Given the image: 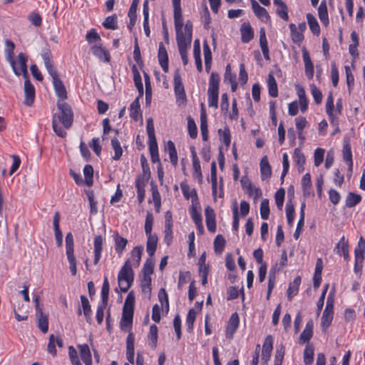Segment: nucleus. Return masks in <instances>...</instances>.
<instances>
[{
  "mask_svg": "<svg viewBox=\"0 0 365 365\" xmlns=\"http://www.w3.org/2000/svg\"><path fill=\"white\" fill-rule=\"evenodd\" d=\"M141 97L139 96L131 103L130 106V116L131 118L137 121L138 117H141L140 107L139 100Z\"/></svg>",
  "mask_w": 365,
  "mask_h": 365,
  "instance_id": "nucleus-28",
  "label": "nucleus"
},
{
  "mask_svg": "<svg viewBox=\"0 0 365 365\" xmlns=\"http://www.w3.org/2000/svg\"><path fill=\"white\" fill-rule=\"evenodd\" d=\"M251 4L253 12L258 19L264 23L270 21V16L264 7H262L255 0H251Z\"/></svg>",
  "mask_w": 365,
  "mask_h": 365,
  "instance_id": "nucleus-11",
  "label": "nucleus"
},
{
  "mask_svg": "<svg viewBox=\"0 0 365 365\" xmlns=\"http://www.w3.org/2000/svg\"><path fill=\"white\" fill-rule=\"evenodd\" d=\"M289 28L292 41L296 43H300L304 39L303 34L301 31H298L297 26L294 24H290Z\"/></svg>",
  "mask_w": 365,
  "mask_h": 365,
  "instance_id": "nucleus-50",
  "label": "nucleus"
},
{
  "mask_svg": "<svg viewBox=\"0 0 365 365\" xmlns=\"http://www.w3.org/2000/svg\"><path fill=\"white\" fill-rule=\"evenodd\" d=\"M174 91L175 94L185 92V88L182 82L180 71L176 70L174 73Z\"/></svg>",
  "mask_w": 365,
  "mask_h": 365,
  "instance_id": "nucleus-40",
  "label": "nucleus"
},
{
  "mask_svg": "<svg viewBox=\"0 0 365 365\" xmlns=\"http://www.w3.org/2000/svg\"><path fill=\"white\" fill-rule=\"evenodd\" d=\"M103 26L107 29L115 30L118 28L117 26V16L113 15L106 18Z\"/></svg>",
  "mask_w": 365,
  "mask_h": 365,
  "instance_id": "nucleus-60",
  "label": "nucleus"
},
{
  "mask_svg": "<svg viewBox=\"0 0 365 365\" xmlns=\"http://www.w3.org/2000/svg\"><path fill=\"white\" fill-rule=\"evenodd\" d=\"M111 145H112V148H113V150L115 151V155L113 157V158L115 160H119L120 158V157L123 155V150H122V148L120 146V142H119V140H118L117 138L114 137L113 138H112V140H111Z\"/></svg>",
  "mask_w": 365,
  "mask_h": 365,
  "instance_id": "nucleus-55",
  "label": "nucleus"
},
{
  "mask_svg": "<svg viewBox=\"0 0 365 365\" xmlns=\"http://www.w3.org/2000/svg\"><path fill=\"white\" fill-rule=\"evenodd\" d=\"M260 215L263 220H267L269 215V200L264 199L260 204Z\"/></svg>",
  "mask_w": 365,
  "mask_h": 365,
  "instance_id": "nucleus-64",
  "label": "nucleus"
},
{
  "mask_svg": "<svg viewBox=\"0 0 365 365\" xmlns=\"http://www.w3.org/2000/svg\"><path fill=\"white\" fill-rule=\"evenodd\" d=\"M284 353L285 348L283 344H280L276 349L274 365H282Z\"/></svg>",
  "mask_w": 365,
  "mask_h": 365,
  "instance_id": "nucleus-63",
  "label": "nucleus"
},
{
  "mask_svg": "<svg viewBox=\"0 0 365 365\" xmlns=\"http://www.w3.org/2000/svg\"><path fill=\"white\" fill-rule=\"evenodd\" d=\"M24 94H25V100L24 104L26 106H31L34 101L35 98V88L34 86L31 83L29 77L24 78Z\"/></svg>",
  "mask_w": 365,
  "mask_h": 365,
  "instance_id": "nucleus-9",
  "label": "nucleus"
},
{
  "mask_svg": "<svg viewBox=\"0 0 365 365\" xmlns=\"http://www.w3.org/2000/svg\"><path fill=\"white\" fill-rule=\"evenodd\" d=\"M135 337L132 332H130L126 339V355L128 361L133 364L134 363V354H135Z\"/></svg>",
  "mask_w": 365,
  "mask_h": 365,
  "instance_id": "nucleus-15",
  "label": "nucleus"
},
{
  "mask_svg": "<svg viewBox=\"0 0 365 365\" xmlns=\"http://www.w3.org/2000/svg\"><path fill=\"white\" fill-rule=\"evenodd\" d=\"M180 187L184 197L188 200L193 196L197 197V193L195 189H191L190 187L185 182H182Z\"/></svg>",
  "mask_w": 365,
  "mask_h": 365,
  "instance_id": "nucleus-57",
  "label": "nucleus"
},
{
  "mask_svg": "<svg viewBox=\"0 0 365 365\" xmlns=\"http://www.w3.org/2000/svg\"><path fill=\"white\" fill-rule=\"evenodd\" d=\"M138 4V0H133V2L130 6L129 11H128V16L130 18V24L128 25V27L130 29H132V26L135 24L136 21V10L137 6Z\"/></svg>",
  "mask_w": 365,
  "mask_h": 365,
  "instance_id": "nucleus-43",
  "label": "nucleus"
},
{
  "mask_svg": "<svg viewBox=\"0 0 365 365\" xmlns=\"http://www.w3.org/2000/svg\"><path fill=\"white\" fill-rule=\"evenodd\" d=\"M133 279L134 272L132 269V264L130 260L128 259L121 267L118 275V286L120 291L126 292L131 287Z\"/></svg>",
  "mask_w": 365,
  "mask_h": 365,
  "instance_id": "nucleus-1",
  "label": "nucleus"
},
{
  "mask_svg": "<svg viewBox=\"0 0 365 365\" xmlns=\"http://www.w3.org/2000/svg\"><path fill=\"white\" fill-rule=\"evenodd\" d=\"M361 200V195L353 192H349L346 199V206L348 207H353L359 204Z\"/></svg>",
  "mask_w": 365,
  "mask_h": 365,
  "instance_id": "nucleus-51",
  "label": "nucleus"
},
{
  "mask_svg": "<svg viewBox=\"0 0 365 365\" xmlns=\"http://www.w3.org/2000/svg\"><path fill=\"white\" fill-rule=\"evenodd\" d=\"M165 150L168 152L171 163L175 166L178 164V154L174 143L168 140L165 147Z\"/></svg>",
  "mask_w": 365,
  "mask_h": 365,
  "instance_id": "nucleus-33",
  "label": "nucleus"
},
{
  "mask_svg": "<svg viewBox=\"0 0 365 365\" xmlns=\"http://www.w3.org/2000/svg\"><path fill=\"white\" fill-rule=\"evenodd\" d=\"M260 172L262 180L270 178L272 175V168L268 162L267 156H264L260 161Z\"/></svg>",
  "mask_w": 365,
  "mask_h": 365,
  "instance_id": "nucleus-26",
  "label": "nucleus"
},
{
  "mask_svg": "<svg viewBox=\"0 0 365 365\" xmlns=\"http://www.w3.org/2000/svg\"><path fill=\"white\" fill-rule=\"evenodd\" d=\"M158 244V236L156 235H148L146 251L150 257H153L155 252Z\"/></svg>",
  "mask_w": 365,
  "mask_h": 365,
  "instance_id": "nucleus-29",
  "label": "nucleus"
},
{
  "mask_svg": "<svg viewBox=\"0 0 365 365\" xmlns=\"http://www.w3.org/2000/svg\"><path fill=\"white\" fill-rule=\"evenodd\" d=\"M314 323L312 319L306 324L305 328L300 334L299 341L302 343L308 342L313 335Z\"/></svg>",
  "mask_w": 365,
  "mask_h": 365,
  "instance_id": "nucleus-23",
  "label": "nucleus"
},
{
  "mask_svg": "<svg viewBox=\"0 0 365 365\" xmlns=\"http://www.w3.org/2000/svg\"><path fill=\"white\" fill-rule=\"evenodd\" d=\"M103 237L101 235L96 236L94 238V264H97L101 257L103 250Z\"/></svg>",
  "mask_w": 365,
  "mask_h": 365,
  "instance_id": "nucleus-20",
  "label": "nucleus"
},
{
  "mask_svg": "<svg viewBox=\"0 0 365 365\" xmlns=\"http://www.w3.org/2000/svg\"><path fill=\"white\" fill-rule=\"evenodd\" d=\"M41 56L48 73L52 77V81L58 78V76L57 71L52 63V55L51 51L48 48L44 49L41 53Z\"/></svg>",
  "mask_w": 365,
  "mask_h": 365,
  "instance_id": "nucleus-8",
  "label": "nucleus"
},
{
  "mask_svg": "<svg viewBox=\"0 0 365 365\" xmlns=\"http://www.w3.org/2000/svg\"><path fill=\"white\" fill-rule=\"evenodd\" d=\"M242 41L243 43L250 42L254 37V31L249 23H244L240 29Z\"/></svg>",
  "mask_w": 365,
  "mask_h": 365,
  "instance_id": "nucleus-22",
  "label": "nucleus"
},
{
  "mask_svg": "<svg viewBox=\"0 0 365 365\" xmlns=\"http://www.w3.org/2000/svg\"><path fill=\"white\" fill-rule=\"evenodd\" d=\"M300 284V276L296 277L294 281L289 284V288L287 289V298L289 301H291L292 298L297 294Z\"/></svg>",
  "mask_w": 365,
  "mask_h": 365,
  "instance_id": "nucleus-27",
  "label": "nucleus"
},
{
  "mask_svg": "<svg viewBox=\"0 0 365 365\" xmlns=\"http://www.w3.org/2000/svg\"><path fill=\"white\" fill-rule=\"evenodd\" d=\"M220 76L218 73L212 72L209 80L208 90L219 91Z\"/></svg>",
  "mask_w": 365,
  "mask_h": 365,
  "instance_id": "nucleus-58",
  "label": "nucleus"
},
{
  "mask_svg": "<svg viewBox=\"0 0 365 365\" xmlns=\"http://www.w3.org/2000/svg\"><path fill=\"white\" fill-rule=\"evenodd\" d=\"M91 51L94 56H96L100 61L104 62H109L110 56L109 53L104 49L101 45L95 44L91 46Z\"/></svg>",
  "mask_w": 365,
  "mask_h": 365,
  "instance_id": "nucleus-16",
  "label": "nucleus"
},
{
  "mask_svg": "<svg viewBox=\"0 0 365 365\" xmlns=\"http://www.w3.org/2000/svg\"><path fill=\"white\" fill-rule=\"evenodd\" d=\"M113 239L115 242V252L120 255L124 251L126 245H128V240L127 239L121 237L119 235V234L115 232L113 235Z\"/></svg>",
  "mask_w": 365,
  "mask_h": 365,
  "instance_id": "nucleus-25",
  "label": "nucleus"
},
{
  "mask_svg": "<svg viewBox=\"0 0 365 365\" xmlns=\"http://www.w3.org/2000/svg\"><path fill=\"white\" fill-rule=\"evenodd\" d=\"M196 314H197L196 311L192 308L188 311L187 318H186V326H187V331L189 333H191L193 330V325H194V322L196 319Z\"/></svg>",
  "mask_w": 365,
  "mask_h": 365,
  "instance_id": "nucleus-45",
  "label": "nucleus"
},
{
  "mask_svg": "<svg viewBox=\"0 0 365 365\" xmlns=\"http://www.w3.org/2000/svg\"><path fill=\"white\" fill-rule=\"evenodd\" d=\"M355 258L364 259L365 258V240L360 237L357 246L354 250Z\"/></svg>",
  "mask_w": 365,
  "mask_h": 365,
  "instance_id": "nucleus-38",
  "label": "nucleus"
},
{
  "mask_svg": "<svg viewBox=\"0 0 365 365\" xmlns=\"http://www.w3.org/2000/svg\"><path fill=\"white\" fill-rule=\"evenodd\" d=\"M151 277L143 276L141 279V288L142 291L145 294H150L151 292Z\"/></svg>",
  "mask_w": 365,
  "mask_h": 365,
  "instance_id": "nucleus-61",
  "label": "nucleus"
},
{
  "mask_svg": "<svg viewBox=\"0 0 365 365\" xmlns=\"http://www.w3.org/2000/svg\"><path fill=\"white\" fill-rule=\"evenodd\" d=\"M85 175V182L88 186L93 185V168L91 165H86L83 168Z\"/></svg>",
  "mask_w": 365,
  "mask_h": 365,
  "instance_id": "nucleus-56",
  "label": "nucleus"
},
{
  "mask_svg": "<svg viewBox=\"0 0 365 365\" xmlns=\"http://www.w3.org/2000/svg\"><path fill=\"white\" fill-rule=\"evenodd\" d=\"M146 130L148 136V143L157 142L153 120L150 118L147 120Z\"/></svg>",
  "mask_w": 365,
  "mask_h": 365,
  "instance_id": "nucleus-53",
  "label": "nucleus"
},
{
  "mask_svg": "<svg viewBox=\"0 0 365 365\" xmlns=\"http://www.w3.org/2000/svg\"><path fill=\"white\" fill-rule=\"evenodd\" d=\"M219 91L208 90V105L210 107L217 108Z\"/></svg>",
  "mask_w": 365,
  "mask_h": 365,
  "instance_id": "nucleus-59",
  "label": "nucleus"
},
{
  "mask_svg": "<svg viewBox=\"0 0 365 365\" xmlns=\"http://www.w3.org/2000/svg\"><path fill=\"white\" fill-rule=\"evenodd\" d=\"M143 252V246L135 247L131 252V259L134 261L133 266L138 267L141 260V256Z\"/></svg>",
  "mask_w": 365,
  "mask_h": 365,
  "instance_id": "nucleus-39",
  "label": "nucleus"
},
{
  "mask_svg": "<svg viewBox=\"0 0 365 365\" xmlns=\"http://www.w3.org/2000/svg\"><path fill=\"white\" fill-rule=\"evenodd\" d=\"M57 108L58 113L53 115V118L63 125L66 129H69L73 122V113L71 106L66 102L58 101Z\"/></svg>",
  "mask_w": 365,
  "mask_h": 365,
  "instance_id": "nucleus-2",
  "label": "nucleus"
},
{
  "mask_svg": "<svg viewBox=\"0 0 365 365\" xmlns=\"http://www.w3.org/2000/svg\"><path fill=\"white\" fill-rule=\"evenodd\" d=\"M78 348L79 349L80 356L83 363L86 365H91L92 357L88 345L86 344H79Z\"/></svg>",
  "mask_w": 365,
  "mask_h": 365,
  "instance_id": "nucleus-21",
  "label": "nucleus"
},
{
  "mask_svg": "<svg viewBox=\"0 0 365 365\" xmlns=\"http://www.w3.org/2000/svg\"><path fill=\"white\" fill-rule=\"evenodd\" d=\"M158 58L163 71L167 73L168 71V56L167 50L163 43H160L159 44Z\"/></svg>",
  "mask_w": 365,
  "mask_h": 365,
  "instance_id": "nucleus-14",
  "label": "nucleus"
},
{
  "mask_svg": "<svg viewBox=\"0 0 365 365\" xmlns=\"http://www.w3.org/2000/svg\"><path fill=\"white\" fill-rule=\"evenodd\" d=\"M302 187L304 196H309L312 193L311 175L309 173H306L302 178Z\"/></svg>",
  "mask_w": 365,
  "mask_h": 365,
  "instance_id": "nucleus-35",
  "label": "nucleus"
},
{
  "mask_svg": "<svg viewBox=\"0 0 365 365\" xmlns=\"http://www.w3.org/2000/svg\"><path fill=\"white\" fill-rule=\"evenodd\" d=\"M86 39L89 44H98L101 42V38L95 29H91L86 35Z\"/></svg>",
  "mask_w": 365,
  "mask_h": 365,
  "instance_id": "nucleus-48",
  "label": "nucleus"
},
{
  "mask_svg": "<svg viewBox=\"0 0 365 365\" xmlns=\"http://www.w3.org/2000/svg\"><path fill=\"white\" fill-rule=\"evenodd\" d=\"M274 5L277 6L276 12L277 15L284 21L289 19L288 8L286 4L282 0H273Z\"/></svg>",
  "mask_w": 365,
  "mask_h": 365,
  "instance_id": "nucleus-24",
  "label": "nucleus"
},
{
  "mask_svg": "<svg viewBox=\"0 0 365 365\" xmlns=\"http://www.w3.org/2000/svg\"><path fill=\"white\" fill-rule=\"evenodd\" d=\"M239 323L240 319L238 314L235 312L231 315L226 327L227 338L230 339L233 338V335L239 327Z\"/></svg>",
  "mask_w": 365,
  "mask_h": 365,
  "instance_id": "nucleus-10",
  "label": "nucleus"
},
{
  "mask_svg": "<svg viewBox=\"0 0 365 365\" xmlns=\"http://www.w3.org/2000/svg\"><path fill=\"white\" fill-rule=\"evenodd\" d=\"M186 31L187 36L185 38H176L178 50L183 63V65H187L188 63L187 50L190 47L192 41V24L190 21H186Z\"/></svg>",
  "mask_w": 365,
  "mask_h": 365,
  "instance_id": "nucleus-3",
  "label": "nucleus"
},
{
  "mask_svg": "<svg viewBox=\"0 0 365 365\" xmlns=\"http://www.w3.org/2000/svg\"><path fill=\"white\" fill-rule=\"evenodd\" d=\"M259 45L262 53H267L269 51L265 29L264 28H262L259 31Z\"/></svg>",
  "mask_w": 365,
  "mask_h": 365,
  "instance_id": "nucleus-62",
  "label": "nucleus"
},
{
  "mask_svg": "<svg viewBox=\"0 0 365 365\" xmlns=\"http://www.w3.org/2000/svg\"><path fill=\"white\" fill-rule=\"evenodd\" d=\"M66 252L69 263V269L73 276L77 273L76 259L74 255V240L71 232L66 235Z\"/></svg>",
  "mask_w": 365,
  "mask_h": 365,
  "instance_id": "nucleus-5",
  "label": "nucleus"
},
{
  "mask_svg": "<svg viewBox=\"0 0 365 365\" xmlns=\"http://www.w3.org/2000/svg\"><path fill=\"white\" fill-rule=\"evenodd\" d=\"M154 265L155 261L153 259V257L148 258L143 267V275L151 277V274L153 273Z\"/></svg>",
  "mask_w": 365,
  "mask_h": 365,
  "instance_id": "nucleus-52",
  "label": "nucleus"
},
{
  "mask_svg": "<svg viewBox=\"0 0 365 365\" xmlns=\"http://www.w3.org/2000/svg\"><path fill=\"white\" fill-rule=\"evenodd\" d=\"M269 95L273 98L278 96V89L276 80L272 74H269L267 80Z\"/></svg>",
  "mask_w": 365,
  "mask_h": 365,
  "instance_id": "nucleus-37",
  "label": "nucleus"
},
{
  "mask_svg": "<svg viewBox=\"0 0 365 365\" xmlns=\"http://www.w3.org/2000/svg\"><path fill=\"white\" fill-rule=\"evenodd\" d=\"M343 158L347 163H351V167L353 166L352 163V153L351 150V146L349 143V138L346 137L344 140L343 143Z\"/></svg>",
  "mask_w": 365,
  "mask_h": 365,
  "instance_id": "nucleus-31",
  "label": "nucleus"
},
{
  "mask_svg": "<svg viewBox=\"0 0 365 365\" xmlns=\"http://www.w3.org/2000/svg\"><path fill=\"white\" fill-rule=\"evenodd\" d=\"M149 145V150L150 153L151 161L153 163H160L158 154V148L157 142L148 143Z\"/></svg>",
  "mask_w": 365,
  "mask_h": 365,
  "instance_id": "nucleus-44",
  "label": "nucleus"
},
{
  "mask_svg": "<svg viewBox=\"0 0 365 365\" xmlns=\"http://www.w3.org/2000/svg\"><path fill=\"white\" fill-rule=\"evenodd\" d=\"M302 58L304 63L305 74L309 79H312L314 73V64L305 48H302Z\"/></svg>",
  "mask_w": 365,
  "mask_h": 365,
  "instance_id": "nucleus-12",
  "label": "nucleus"
},
{
  "mask_svg": "<svg viewBox=\"0 0 365 365\" xmlns=\"http://www.w3.org/2000/svg\"><path fill=\"white\" fill-rule=\"evenodd\" d=\"M334 251L339 255H343L346 261L349 259L348 241L345 240L344 236H343L336 244Z\"/></svg>",
  "mask_w": 365,
  "mask_h": 365,
  "instance_id": "nucleus-18",
  "label": "nucleus"
},
{
  "mask_svg": "<svg viewBox=\"0 0 365 365\" xmlns=\"http://www.w3.org/2000/svg\"><path fill=\"white\" fill-rule=\"evenodd\" d=\"M334 312L324 311L322 317V327L325 331L331 324Z\"/></svg>",
  "mask_w": 365,
  "mask_h": 365,
  "instance_id": "nucleus-49",
  "label": "nucleus"
},
{
  "mask_svg": "<svg viewBox=\"0 0 365 365\" xmlns=\"http://www.w3.org/2000/svg\"><path fill=\"white\" fill-rule=\"evenodd\" d=\"M314 349L313 345L308 344L304 351V362L306 365H310L314 360Z\"/></svg>",
  "mask_w": 365,
  "mask_h": 365,
  "instance_id": "nucleus-41",
  "label": "nucleus"
},
{
  "mask_svg": "<svg viewBox=\"0 0 365 365\" xmlns=\"http://www.w3.org/2000/svg\"><path fill=\"white\" fill-rule=\"evenodd\" d=\"M226 241L221 235H217L214 240L215 252L217 254H221L225 246Z\"/></svg>",
  "mask_w": 365,
  "mask_h": 365,
  "instance_id": "nucleus-54",
  "label": "nucleus"
},
{
  "mask_svg": "<svg viewBox=\"0 0 365 365\" xmlns=\"http://www.w3.org/2000/svg\"><path fill=\"white\" fill-rule=\"evenodd\" d=\"M318 14L322 24L326 27L329 25V18L327 12V6L325 1L321 2L318 8Z\"/></svg>",
  "mask_w": 365,
  "mask_h": 365,
  "instance_id": "nucleus-32",
  "label": "nucleus"
},
{
  "mask_svg": "<svg viewBox=\"0 0 365 365\" xmlns=\"http://www.w3.org/2000/svg\"><path fill=\"white\" fill-rule=\"evenodd\" d=\"M38 318V327L43 333H46L48 329V322L47 316L43 314V311L36 313Z\"/></svg>",
  "mask_w": 365,
  "mask_h": 365,
  "instance_id": "nucleus-36",
  "label": "nucleus"
},
{
  "mask_svg": "<svg viewBox=\"0 0 365 365\" xmlns=\"http://www.w3.org/2000/svg\"><path fill=\"white\" fill-rule=\"evenodd\" d=\"M135 304V297L130 292L124 302L123 307L122 319L120 326L123 327H131L133 323V311Z\"/></svg>",
  "mask_w": 365,
  "mask_h": 365,
  "instance_id": "nucleus-4",
  "label": "nucleus"
},
{
  "mask_svg": "<svg viewBox=\"0 0 365 365\" xmlns=\"http://www.w3.org/2000/svg\"><path fill=\"white\" fill-rule=\"evenodd\" d=\"M26 61L27 59L24 54L23 53H20L18 55L17 61L14 59L13 64H10L16 76L22 74L24 78L29 77Z\"/></svg>",
  "mask_w": 365,
  "mask_h": 365,
  "instance_id": "nucleus-6",
  "label": "nucleus"
},
{
  "mask_svg": "<svg viewBox=\"0 0 365 365\" xmlns=\"http://www.w3.org/2000/svg\"><path fill=\"white\" fill-rule=\"evenodd\" d=\"M174 23L176 31V38H185L187 36L186 24L183 26V17L182 14V9H173Z\"/></svg>",
  "mask_w": 365,
  "mask_h": 365,
  "instance_id": "nucleus-7",
  "label": "nucleus"
},
{
  "mask_svg": "<svg viewBox=\"0 0 365 365\" xmlns=\"http://www.w3.org/2000/svg\"><path fill=\"white\" fill-rule=\"evenodd\" d=\"M5 45L6 48L4 52L6 58L10 64H13L14 56V50L15 48V44L11 40L6 39L5 41Z\"/></svg>",
  "mask_w": 365,
  "mask_h": 365,
  "instance_id": "nucleus-34",
  "label": "nucleus"
},
{
  "mask_svg": "<svg viewBox=\"0 0 365 365\" xmlns=\"http://www.w3.org/2000/svg\"><path fill=\"white\" fill-rule=\"evenodd\" d=\"M81 301L82 304V308L83 311L84 316L86 317V319L88 323L91 324L92 322V317H91V307L89 304L88 299L87 297L84 295H82L81 297Z\"/></svg>",
  "mask_w": 365,
  "mask_h": 365,
  "instance_id": "nucleus-30",
  "label": "nucleus"
},
{
  "mask_svg": "<svg viewBox=\"0 0 365 365\" xmlns=\"http://www.w3.org/2000/svg\"><path fill=\"white\" fill-rule=\"evenodd\" d=\"M53 87L56 91V95L60 98L59 101H63L67 98V91L66 89L62 82V81L58 78L53 80Z\"/></svg>",
  "mask_w": 365,
  "mask_h": 365,
  "instance_id": "nucleus-19",
  "label": "nucleus"
},
{
  "mask_svg": "<svg viewBox=\"0 0 365 365\" xmlns=\"http://www.w3.org/2000/svg\"><path fill=\"white\" fill-rule=\"evenodd\" d=\"M307 19L312 32L318 36L320 33V27L316 18L312 14H307Z\"/></svg>",
  "mask_w": 365,
  "mask_h": 365,
  "instance_id": "nucleus-42",
  "label": "nucleus"
},
{
  "mask_svg": "<svg viewBox=\"0 0 365 365\" xmlns=\"http://www.w3.org/2000/svg\"><path fill=\"white\" fill-rule=\"evenodd\" d=\"M148 339L150 341V345L153 348H155L158 342V327L156 325L153 324L150 327L149 333L148 335Z\"/></svg>",
  "mask_w": 365,
  "mask_h": 365,
  "instance_id": "nucleus-46",
  "label": "nucleus"
},
{
  "mask_svg": "<svg viewBox=\"0 0 365 365\" xmlns=\"http://www.w3.org/2000/svg\"><path fill=\"white\" fill-rule=\"evenodd\" d=\"M110 285L107 277H104L103 283L101 289L102 304H108L109 296Z\"/></svg>",
  "mask_w": 365,
  "mask_h": 365,
  "instance_id": "nucleus-47",
  "label": "nucleus"
},
{
  "mask_svg": "<svg viewBox=\"0 0 365 365\" xmlns=\"http://www.w3.org/2000/svg\"><path fill=\"white\" fill-rule=\"evenodd\" d=\"M60 215L56 212L53 219V225L55 232V238L58 247H61L63 244V235L59 227Z\"/></svg>",
  "mask_w": 365,
  "mask_h": 365,
  "instance_id": "nucleus-17",
  "label": "nucleus"
},
{
  "mask_svg": "<svg viewBox=\"0 0 365 365\" xmlns=\"http://www.w3.org/2000/svg\"><path fill=\"white\" fill-rule=\"evenodd\" d=\"M273 349V338L271 335L267 336L262 346V361L267 364L269 360L271 352Z\"/></svg>",
  "mask_w": 365,
  "mask_h": 365,
  "instance_id": "nucleus-13",
  "label": "nucleus"
}]
</instances>
